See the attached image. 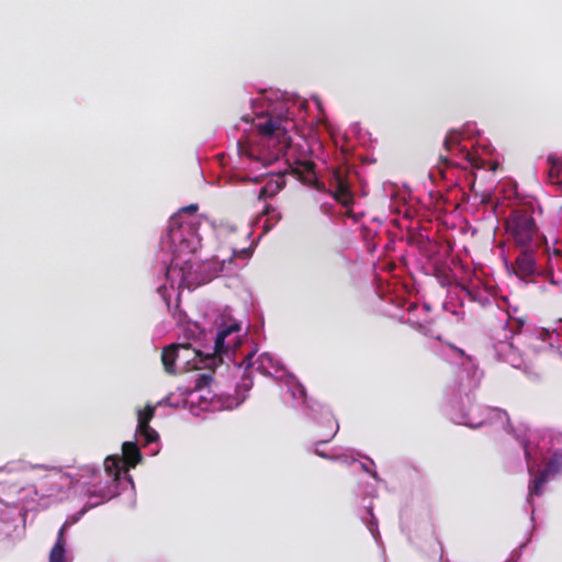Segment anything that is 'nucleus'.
Here are the masks:
<instances>
[{
  "mask_svg": "<svg viewBox=\"0 0 562 562\" xmlns=\"http://www.w3.org/2000/svg\"><path fill=\"white\" fill-rule=\"evenodd\" d=\"M506 231L519 247H542V243H546V237L538 234L535 218L528 209L514 210L506 220Z\"/></svg>",
  "mask_w": 562,
  "mask_h": 562,
  "instance_id": "obj_1",
  "label": "nucleus"
},
{
  "mask_svg": "<svg viewBox=\"0 0 562 562\" xmlns=\"http://www.w3.org/2000/svg\"><path fill=\"white\" fill-rule=\"evenodd\" d=\"M292 125V121L288 119L276 117L269 115L265 119L263 122H259L256 124V128L258 133L269 139L276 140V155H280L284 153L292 143L291 136L289 135L290 126Z\"/></svg>",
  "mask_w": 562,
  "mask_h": 562,
  "instance_id": "obj_2",
  "label": "nucleus"
},
{
  "mask_svg": "<svg viewBox=\"0 0 562 562\" xmlns=\"http://www.w3.org/2000/svg\"><path fill=\"white\" fill-rule=\"evenodd\" d=\"M522 250L514 261V273L520 279H527L537 272L535 245L521 247Z\"/></svg>",
  "mask_w": 562,
  "mask_h": 562,
  "instance_id": "obj_3",
  "label": "nucleus"
},
{
  "mask_svg": "<svg viewBox=\"0 0 562 562\" xmlns=\"http://www.w3.org/2000/svg\"><path fill=\"white\" fill-rule=\"evenodd\" d=\"M124 464V474H128L132 468H135L143 459L138 446L133 441H125L122 445V456L120 457Z\"/></svg>",
  "mask_w": 562,
  "mask_h": 562,
  "instance_id": "obj_4",
  "label": "nucleus"
},
{
  "mask_svg": "<svg viewBox=\"0 0 562 562\" xmlns=\"http://www.w3.org/2000/svg\"><path fill=\"white\" fill-rule=\"evenodd\" d=\"M190 350V344H181V345H169L162 349L161 352V362L164 364L165 371L168 374H176V361L179 356V350Z\"/></svg>",
  "mask_w": 562,
  "mask_h": 562,
  "instance_id": "obj_5",
  "label": "nucleus"
},
{
  "mask_svg": "<svg viewBox=\"0 0 562 562\" xmlns=\"http://www.w3.org/2000/svg\"><path fill=\"white\" fill-rule=\"evenodd\" d=\"M66 529H67V522H65L58 530L56 542L49 552V562H65Z\"/></svg>",
  "mask_w": 562,
  "mask_h": 562,
  "instance_id": "obj_6",
  "label": "nucleus"
},
{
  "mask_svg": "<svg viewBox=\"0 0 562 562\" xmlns=\"http://www.w3.org/2000/svg\"><path fill=\"white\" fill-rule=\"evenodd\" d=\"M336 188L333 196L336 201L341 203L344 206H349L352 203V195L349 191L348 184L339 173L335 175Z\"/></svg>",
  "mask_w": 562,
  "mask_h": 562,
  "instance_id": "obj_7",
  "label": "nucleus"
},
{
  "mask_svg": "<svg viewBox=\"0 0 562 562\" xmlns=\"http://www.w3.org/2000/svg\"><path fill=\"white\" fill-rule=\"evenodd\" d=\"M285 181L282 176L270 179L263 187L260 188L258 193V200H267L277 195L284 187Z\"/></svg>",
  "mask_w": 562,
  "mask_h": 562,
  "instance_id": "obj_8",
  "label": "nucleus"
},
{
  "mask_svg": "<svg viewBox=\"0 0 562 562\" xmlns=\"http://www.w3.org/2000/svg\"><path fill=\"white\" fill-rule=\"evenodd\" d=\"M535 337L539 341L546 344L550 349L560 350V335L555 329L537 328L535 329Z\"/></svg>",
  "mask_w": 562,
  "mask_h": 562,
  "instance_id": "obj_9",
  "label": "nucleus"
},
{
  "mask_svg": "<svg viewBox=\"0 0 562 562\" xmlns=\"http://www.w3.org/2000/svg\"><path fill=\"white\" fill-rule=\"evenodd\" d=\"M104 471L113 479V481L117 482L122 472L124 473V464L120 459V456L106 457L104 460Z\"/></svg>",
  "mask_w": 562,
  "mask_h": 562,
  "instance_id": "obj_10",
  "label": "nucleus"
},
{
  "mask_svg": "<svg viewBox=\"0 0 562 562\" xmlns=\"http://www.w3.org/2000/svg\"><path fill=\"white\" fill-rule=\"evenodd\" d=\"M238 330H239V325H237V324L229 325V326L218 330L216 338H215V345H214V350L217 355L221 356L222 353L228 352L229 346L225 345V339L232 333H235Z\"/></svg>",
  "mask_w": 562,
  "mask_h": 562,
  "instance_id": "obj_11",
  "label": "nucleus"
},
{
  "mask_svg": "<svg viewBox=\"0 0 562 562\" xmlns=\"http://www.w3.org/2000/svg\"><path fill=\"white\" fill-rule=\"evenodd\" d=\"M543 252L548 257V267L550 270L562 271V249L553 247L552 249L546 243H542Z\"/></svg>",
  "mask_w": 562,
  "mask_h": 562,
  "instance_id": "obj_12",
  "label": "nucleus"
},
{
  "mask_svg": "<svg viewBox=\"0 0 562 562\" xmlns=\"http://www.w3.org/2000/svg\"><path fill=\"white\" fill-rule=\"evenodd\" d=\"M562 468V456L559 453H554L546 464V468L541 473H543L547 477L549 475L558 473Z\"/></svg>",
  "mask_w": 562,
  "mask_h": 562,
  "instance_id": "obj_13",
  "label": "nucleus"
},
{
  "mask_svg": "<svg viewBox=\"0 0 562 562\" xmlns=\"http://www.w3.org/2000/svg\"><path fill=\"white\" fill-rule=\"evenodd\" d=\"M198 211V204H190L188 206H184L182 207L179 213L175 214L171 218H170V222H169V229L171 233L175 232V229L177 227H180L181 226V223H180V217H181V214L182 213H189V214H193Z\"/></svg>",
  "mask_w": 562,
  "mask_h": 562,
  "instance_id": "obj_14",
  "label": "nucleus"
},
{
  "mask_svg": "<svg viewBox=\"0 0 562 562\" xmlns=\"http://www.w3.org/2000/svg\"><path fill=\"white\" fill-rule=\"evenodd\" d=\"M549 161L552 162V166L549 170V179L552 184L558 186L562 191V164L551 159H549Z\"/></svg>",
  "mask_w": 562,
  "mask_h": 562,
  "instance_id": "obj_15",
  "label": "nucleus"
},
{
  "mask_svg": "<svg viewBox=\"0 0 562 562\" xmlns=\"http://www.w3.org/2000/svg\"><path fill=\"white\" fill-rule=\"evenodd\" d=\"M262 214L267 216L266 227L276 225L281 220V214L270 204H266Z\"/></svg>",
  "mask_w": 562,
  "mask_h": 562,
  "instance_id": "obj_16",
  "label": "nucleus"
},
{
  "mask_svg": "<svg viewBox=\"0 0 562 562\" xmlns=\"http://www.w3.org/2000/svg\"><path fill=\"white\" fill-rule=\"evenodd\" d=\"M137 431L145 438L147 443L155 442L158 439V432L149 424H137Z\"/></svg>",
  "mask_w": 562,
  "mask_h": 562,
  "instance_id": "obj_17",
  "label": "nucleus"
},
{
  "mask_svg": "<svg viewBox=\"0 0 562 562\" xmlns=\"http://www.w3.org/2000/svg\"><path fill=\"white\" fill-rule=\"evenodd\" d=\"M547 476L540 472L529 484V496L540 495L542 493V486L547 481Z\"/></svg>",
  "mask_w": 562,
  "mask_h": 562,
  "instance_id": "obj_18",
  "label": "nucleus"
},
{
  "mask_svg": "<svg viewBox=\"0 0 562 562\" xmlns=\"http://www.w3.org/2000/svg\"><path fill=\"white\" fill-rule=\"evenodd\" d=\"M462 139V134L458 131H449L445 137L443 146L447 150H450L454 145H458Z\"/></svg>",
  "mask_w": 562,
  "mask_h": 562,
  "instance_id": "obj_19",
  "label": "nucleus"
},
{
  "mask_svg": "<svg viewBox=\"0 0 562 562\" xmlns=\"http://www.w3.org/2000/svg\"><path fill=\"white\" fill-rule=\"evenodd\" d=\"M155 416V407L147 405L144 409L138 411L137 424H149Z\"/></svg>",
  "mask_w": 562,
  "mask_h": 562,
  "instance_id": "obj_20",
  "label": "nucleus"
},
{
  "mask_svg": "<svg viewBox=\"0 0 562 562\" xmlns=\"http://www.w3.org/2000/svg\"><path fill=\"white\" fill-rule=\"evenodd\" d=\"M237 149L240 156H246L249 159H258V157L255 154L254 148L247 143L238 140L237 143Z\"/></svg>",
  "mask_w": 562,
  "mask_h": 562,
  "instance_id": "obj_21",
  "label": "nucleus"
},
{
  "mask_svg": "<svg viewBox=\"0 0 562 562\" xmlns=\"http://www.w3.org/2000/svg\"><path fill=\"white\" fill-rule=\"evenodd\" d=\"M212 375L207 373L199 374V376L195 379V385L194 390H202L204 387H207L211 384Z\"/></svg>",
  "mask_w": 562,
  "mask_h": 562,
  "instance_id": "obj_22",
  "label": "nucleus"
},
{
  "mask_svg": "<svg viewBox=\"0 0 562 562\" xmlns=\"http://www.w3.org/2000/svg\"><path fill=\"white\" fill-rule=\"evenodd\" d=\"M302 170L297 168V172H305L307 175L314 173L315 164L313 161H304L301 164Z\"/></svg>",
  "mask_w": 562,
  "mask_h": 562,
  "instance_id": "obj_23",
  "label": "nucleus"
},
{
  "mask_svg": "<svg viewBox=\"0 0 562 562\" xmlns=\"http://www.w3.org/2000/svg\"><path fill=\"white\" fill-rule=\"evenodd\" d=\"M241 387L246 389V390H249L251 386H252V380L249 375L247 374H244L243 375V379H241V384H240Z\"/></svg>",
  "mask_w": 562,
  "mask_h": 562,
  "instance_id": "obj_24",
  "label": "nucleus"
},
{
  "mask_svg": "<svg viewBox=\"0 0 562 562\" xmlns=\"http://www.w3.org/2000/svg\"><path fill=\"white\" fill-rule=\"evenodd\" d=\"M327 441H328V440H322V441L316 442L315 453H316L317 456L322 457V458H325V459H334L333 457H329V456H327L326 453H324V452H323V450H319V448H318V447H319V445L325 443V442H327Z\"/></svg>",
  "mask_w": 562,
  "mask_h": 562,
  "instance_id": "obj_25",
  "label": "nucleus"
},
{
  "mask_svg": "<svg viewBox=\"0 0 562 562\" xmlns=\"http://www.w3.org/2000/svg\"><path fill=\"white\" fill-rule=\"evenodd\" d=\"M524 453H525V458L527 460V463H529V459H530V452L528 450V446L527 443H524ZM532 467L530 464H528V472L531 474L532 473Z\"/></svg>",
  "mask_w": 562,
  "mask_h": 562,
  "instance_id": "obj_26",
  "label": "nucleus"
},
{
  "mask_svg": "<svg viewBox=\"0 0 562 562\" xmlns=\"http://www.w3.org/2000/svg\"><path fill=\"white\" fill-rule=\"evenodd\" d=\"M525 322L522 319H516L515 321V331H520L522 326H524Z\"/></svg>",
  "mask_w": 562,
  "mask_h": 562,
  "instance_id": "obj_27",
  "label": "nucleus"
},
{
  "mask_svg": "<svg viewBox=\"0 0 562 562\" xmlns=\"http://www.w3.org/2000/svg\"><path fill=\"white\" fill-rule=\"evenodd\" d=\"M467 425L471 428H477V427H481L484 425V422L481 420V422H477V423H474L472 420L468 422Z\"/></svg>",
  "mask_w": 562,
  "mask_h": 562,
  "instance_id": "obj_28",
  "label": "nucleus"
},
{
  "mask_svg": "<svg viewBox=\"0 0 562 562\" xmlns=\"http://www.w3.org/2000/svg\"><path fill=\"white\" fill-rule=\"evenodd\" d=\"M471 161V165L474 167V168H482L483 166L481 165V161L477 159V158H471L470 159Z\"/></svg>",
  "mask_w": 562,
  "mask_h": 562,
  "instance_id": "obj_29",
  "label": "nucleus"
},
{
  "mask_svg": "<svg viewBox=\"0 0 562 562\" xmlns=\"http://www.w3.org/2000/svg\"><path fill=\"white\" fill-rule=\"evenodd\" d=\"M335 459H336V460H339V461H341V462H344V463H348V458H347L346 456H340V457H337V458H335Z\"/></svg>",
  "mask_w": 562,
  "mask_h": 562,
  "instance_id": "obj_30",
  "label": "nucleus"
},
{
  "mask_svg": "<svg viewBox=\"0 0 562 562\" xmlns=\"http://www.w3.org/2000/svg\"><path fill=\"white\" fill-rule=\"evenodd\" d=\"M168 308L170 310V303L169 301H166Z\"/></svg>",
  "mask_w": 562,
  "mask_h": 562,
  "instance_id": "obj_31",
  "label": "nucleus"
},
{
  "mask_svg": "<svg viewBox=\"0 0 562 562\" xmlns=\"http://www.w3.org/2000/svg\"><path fill=\"white\" fill-rule=\"evenodd\" d=\"M361 467L363 468V470H367V465L366 464H361Z\"/></svg>",
  "mask_w": 562,
  "mask_h": 562,
  "instance_id": "obj_32",
  "label": "nucleus"
}]
</instances>
